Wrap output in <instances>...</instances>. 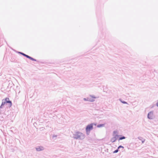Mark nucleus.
<instances>
[{"instance_id": "obj_1", "label": "nucleus", "mask_w": 158, "mask_h": 158, "mask_svg": "<svg viewBox=\"0 0 158 158\" xmlns=\"http://www.w3.org/2000/svg\"><path fill=\"white\" fill-rule=\"evenodd\" d=\"M6 103H9V106L11 107L12 105L11 102L9 100L8 98H6L5 99L2 100V102L1 105L0 106V108H2V106H4Z\"/></svg>"}, {"instance_id": "obj_2", "label": "nucleus", "mask_w": 158, "mask_h": 158, "mask_svg": "<svg viewBox=\"0 0 158 158\" xmlns=\"http://www.w3.org/2000/svg\"><path fill=\"white\" fill-rule=\"evenodd\" d=\"M74 138L76 139H82L84 138V135L81 132H77L74 134Z\"/></svg>"}, {"instance_id": "obj_3", "label": "nucleus", "mask_w": 158, "mask_h": 158, "mask_svg": "<svg viewBox=\"0 0 158 158\" xmlns=\"http://www.w3.org/2000/svg\"><path fill=\"white\" fill-rule=\"evenodd\" d=\"M93 129V124H90L88 125L86 128L85 130L87 134L89 135L90 133V130Z\"/></svg>"}, {"instance_id": "obj_4", "label": "nucleus", "mask_w": 158, "mask_h": 158, "mask_svg": "<svg viewBox=\"0 0 158 158\" xmlns=\"http://www.w3.org/2000/svg\"><path fill=\"white\" fill-rule=\"evenodd\" d=\"M153 113L152 112H149L148 114V118L150 119H152L153 118Z\"/></svg>"}, {"instance_id": "obj_5", "label": "nucleus", "mask_w": 158, "mask_h": 158, "mask_svg": "<svg viewBox=\"0 0 158 158\" xmlns=\"http://www.w3.org/2000/svg\"><path fill=\"white\" fill-rule=\"evenodd\" d=\"M117 135H116L114 137H113L111 139V141L112 142H114L116 140V137L117 136Z\"/></svg>"}, {"instance_id": "obj_6", "label": "nucleus", "mask_w": 158, "mask_h": 158, "mask_svg": "<svg viewBox=\"0 0 158 158\" xmlns=\"http://www.w3.org/2000/svg\"><path fill=\"white\" fill-rule=\"evenodd\" d=\"M43 149V148L42 147H39L36 148V150L38 151H40L42 150Z\"/></svg>"}, {"instance_id": "obj_7", "label": "nucleus", "mask_w": 158, "mask_h": 158, "mask_svg": "<svg viewBox=\"0 0 158 158\" xmlns=\"http://www.w3.org/2000/svg\"><path fill=\"white\" fill-rule=\"evenodd\" d=\"M104 124H99L97 125V127H103L104 126Z\"/></svg>"}, {"instance_id": "obj_8", "label": "nucleus", "mask_w": 158, "mask_h": 158, "mask_svg": "<svg viewBox=\"0 0 158 158\" xmlns=\"http://www.w3.org/2000/svg\"><path fill=\"white\" fill-rule=\"evenodd\" d=\"M28 58H29V59H30V60H31L34 61H36V60L32 58V57H30V56H29Z\"/></svg>"}, {"instance_id": "obj_9", "label": "nucleus", "mask_w": 158, "mask_h": 158, "mask_svg": "<svg viewBox=\"0 0 158 158\" xmlns=\"http://www.w3.org/2000/svg\"><path fill=\"white\" fill-rule=\"evenodd\" d=\"M21 54L23 55L24 56H25V57H27V58H28V57L29 56H28V55H27L25 54H24L23 53H21Z\"/></svg>"}, {"instance_id": "obj_10", "label": "nucleus", "mask_w": 158, "mask_h": 158, "mask_svg": "<svg viewBox=\"0 0 158 158\" xmlns=\"http://www.w3.org/2000/svg\"><path fill=\"white\" fill-rule=\"evenodd\" d=\"M125 137L124 136H123V137H120L119 139V140H122V139H125Z\"/></svg>"}, {"instance_id": "obj_11", "label": "nucleus", "mask_w": 158, "mask_h": 158, "mask_svg": "<svg viewBox=\"0 0 158 158\" xmlns=\"http://www.w3.org/2000/svg\"><path fill=\"white\" fill-rule=\"evenodd\" d=\"M118 152V149H117V150H115L113 152L114 153H115L117 152Z\"/></svg>"}, {"instance_id": "obj_12", "label": "nucleus", "mask_w": 158, "mask_h": 158, "mask_svg": "<svg viewBox=\"0 0 158 158\" xmlns=\"http://www.w3.org/2000/svg\"><path fill=\"white\" fill-rule=\"evenodd\" d=\"M123 148V146H119L118 147V149H119V148Z\"/></svg>"}, {"instance_id": "obj_13", "label": "nucleus", "mask_w": 158, "mask_h": 158, "mask_svg": "<svg viewBox=\"0 0 158 158\" xmlns=\"http://www.w3.org/2000/svg\"><path fill=\"white\" fill-rule=\"evenodd\" d=\"M121 102L123 103H124V104H127V103L126 102H125V101H121Z\"/></svg>"}, {"instance_id": "obj_14", "label": "nucleus", "mask_w": 158, "mask_h": 158, "mask_svg": "<svg viewBox=\"0 0 158 158\" xmlns=\"http://www.w3.org/2000/svg\"><path fill=\"white\" fill-rule=\"evenodd\" d=\"M156 106L158 107V102H157L156 103Z\"/></svg>"}, {"instance_id": "obj_15", "label": "nucleus", "mask_w": 158, "mask_h": 158, "mask_svg": "<svg viewBox=\"0 0 158 158\" xmlns=\"http://www.w3.org/2000/svg\"><path fill=\"white\" fill-rule=\"evenodd\" d=\"M84 99L85 100H86V99L85 98H84Z\"/></svg>"}]
</instances>
